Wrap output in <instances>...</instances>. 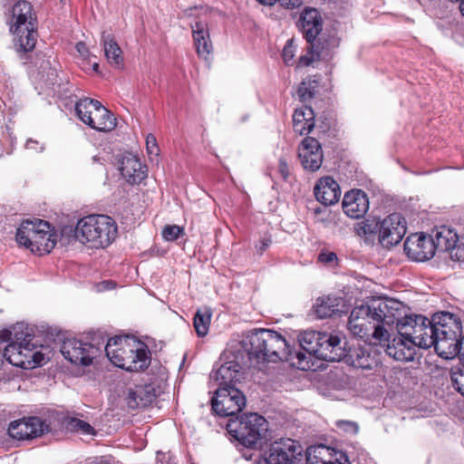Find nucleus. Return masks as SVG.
Listing matches in <instances>:
<instances>
[{
  "label": "nucleus",
  "mask_w": 464,
  "mask_h": 464,
  "mask_svg": "<svg viewBox=\"0 0 464 464\" xmlns=\"http://www.w3.org/2000/svg\"><path fill=\"white\" fill-rule=\"evenodd\" d=\"M182 231L183 229L177 225L167 226L162 231V236L166 240L172 241L177 239Z\"/></svg>",
  "instance_id": "39"
},
{
  "label": "nucleus",
  "mask_w": 464,
  "mask_h": 464,
  "mask_svg": "<svg viewBox=\"0 0 464 464\" xmlns=\"http://www.w3.org/2000/svg\"><path fill=\"white\" fill-rule=\"evenodd\" d=\"M63 356L75 365L87 366L92 363L93 360L100 356L102 350L90 343L71 338L66 339L62 346Z\"/></svg>",
  "instance_id": "15"
},
{
  "label": "nucleus",
  "mask_w": 464,
  "mask_h": 464,
  "mask_svg": "<svg viewBox=\"0 0 464 464\" xmlns=\"http://www.w3.org/2000/svg\"><path fill=\"white\" fill-rule=\"evenodd\" d=\"M192 37L198 55L207 59L213 49L208 24L202 21L196 22L192 25Z\"/></svg>",
  "instance_id": "26"
},
{
  "label": "nucleus",
  "mask_w": 464,
  "mask_h": 464,
  "mask_svg": "<svg viewBox=\"0 0 464 464\" xmlns=\"http://www.w3.org/2000/svg\"><path fill=\"white\" fill-rule=\"evenodd\" d=\"M459 10H460L462 15L464 16V0H461V2H460Z\"/></svg>",
  "instance_id": "53"
},
{
  "label": "nucleus",
  "mask_w": 464,
  "mask_h": 464,
  "mask_svg": "<svg viewBox=\"0 0 464 464\" xmlns=\"http://www.w3.org/2000/svg\"><path fill=\"white\" fill-rule=\"evenodd\" d=\"M331 463L329 464H348V458L347 456L340 450H336L333 449V452H331Z\"/></svg>",
  "instance_id": "42"
},
{
  "label": "nucleus",
  "mask_w": 464,
  "mask_h": 464,
  "mask_svg": "<svg viewBox=\"0 0 464 464\" xmlns=\"http://www.w3.org/2000/svg\"><path fill=\"white\" fill-rule=\"evenodd\" d=\"M331 452H333V449L323 444L310 446L306 450V463L329 464L333 458Z\"/></svg>",
  "instance_id": "34"
},
{
  "label": "nucleus",
  "mask_w": 464,
  "mask_h": 464,
  "mask_svg": "<svg viewBox=\"0 0 464 464\" xmlns=\"http://www.w3.org/2000/svg\"><path fill=\"white\" fill-rule=\"evenodd\" d=\"M211 320V313L209 310H198L194 315V328L197 334L200 337L207 335Z\"/></svg>",
  "instance_id": "35"
},
{
  "label": "nucleus",
  "mask_w": 464,
  "mask_h": 464,
  "mask_svg": "<svg viewBox=\"0 0 464 464\" xmlns=\"http://www.w3.org/2000/svg\"><path fill=\"white\" fill-rule=\"evenodd\" d=\"M337 259V256L334 252H322L318 256V260L324 264H329Z\"/></svg>",
  "instance_id": "48"
},
{
  "label": "nucleus",
  "mask_w": 464,
  "mask_h": 464,
  "mask_svg": "<svg viewBox=\"0 0 464 464\" xmlns=\"http://www.w3.org/2000/svg\"><path fill=\"white\" fill-rule=\"evenodd\" d=\"M458 354L459 358L463 361L464 366V335L460 338L457 344Z\"/></svg>",
  "instance_id": "50"
},
{
  "label": "nucleus",
  "mask_w": 464,
  "mask_h": 464,
  "mask_svg": "<svg viewBox=\"0 0 464 464\" xmlns=\"http://www.w3.org/2000/svg\"><path fill=\"white\" fill-rule=\"evenodd\" d=\"M298 25L307 42L311 44L322 31V17L314 8H305L299 18Z\"/></svg>",
  "instance_id": "23"
},
{
  "label": "nucleus",
  "mask_w": 464,
  "mask_h": 464,
  "mask_svg": "<svg viewBox=\"0 0 464 464\" xmlns=\"http://www.w3.org/2000/svg\"><path fill=\"white\" fill-rule=\"evenodd\" d=\"M431 237L434 243L435 251L438 250L441 252L451 250L456 246V244L459 241L457 233L453 229L445 226L438 227Z\"/></svg>",
  "instance_id": "29"
},
{
  "label": "nucleus",
  "mask_w": 464,
  "mask_h": 464,
  "mask_svg": "<svg viewBox=\"0 0 464 464\" xmlns=\"http://www.w3.org/2000/svg\"><path fill=\"white\" fill-rule=\"evenodd\" d=\"M397 331L399 335L404 336L408 339L415 348H430L435 347L434 332L432 326V320L427 317L415 314L408 316L406 314V306L404 305V312L394 323V332Z\"/></svg>",
  "instance_id": "10"
},
{
  "label": "nucleus",
  "mask_w": 464,
  "mask_h": 464,
  "mask_svg": "<svg viewBox=\"0 0 464 464\" xmlns=\"http://www.w3.org/2000/svg\"><path fill=\"white\" fill-rule=\"evenodd\" d=\"M295 50L296 46L295 44V41L293 39H289L282 52V57L286 65L293 64Z\"/></svg>",
  "instance_id": "38"
},
{
  "label": "nucleus",
  "mask_w": 464,
  "mask_h": 464,
  "mask_svg": "<svg viewBox=\"0 0 464 464\" xmlns=\"http://www.w3.org/2000/svg\"><path fill=\"white\" fill-rule=\"evenodd\" d=\"M379 221H376L375 219H364L355 225L354 230L359 237L369 238L377 232L379 233Z\"/></svg>",
  "instance_id": "36"
},
{
  "label": "nucleus",
  "mask_w": 464,
  "mask_h": 464,
  "mask_svg": "<svg viewBox=\"0 0 464 464\" xmlns=\"http://www.w3.org/2000/svg\"><path fill=\"white\" fill-rule=\"evenodd\" d=\"M32 5L27 1H18L12 8L9 31L13 35L14 48L17 53H28L36 44V31Z\"/></svg>",
  "instance_id": "7"
},
{
  "label": "nucleus",
  "mask_w": 464,
  "mask_h": 464,
  "mask_svg": "<svg viewBox=\"0 0 464 464\" xmlns=\"http://www.w3.org/2000/svg\"><path fill=\"white\" fill-rule=\"evenodd\" d=\"M302 166L310 171L320 169L323 163V150L317 140L312 137L304 138L298 150Z\"/></svg>",
  "instance_id": "19"
},
{
  "label": "nucleus",
  "mask_w": 464,
  "mask_h": 464,
  "mask_svg": "<svg viewBox=\"0 0 464 464\" xmlns=\"http://www.w3.org/2000/svg\"><path fill=\"white\" fill-rule=\"evenodd\" d=\"M246 405L243 392L235 386L218 387L212 398V409L219 416H233Z\"/></svg>",
  "instance_id": "14"
},
{
  "label": "nucleus",
  "mask_w": 464,
  "mask_h": 464,
  "mask_svg": "<svg viewBox=\"0 0 464 464\" xmlns=\"http://www.w3.org/2000/svg\"><path fill=\"white\" fill-rule=\"evenodd\" d=\"M317 80L312 78L304 79L299 85L297 90V95L301 102H306L312 99L314 95L316 87H317Z\"/></svg>",
  "instance_id": "37"
},
{
  "label": "nucleus",
  "mask_w": 464,
  "mask_h": 464,
  "mask_svg": "<svg viewBox=\"0 0 464 464\" xmlns=\"http://www.w3.org/2000/svg\"><path fill=\"white\" fill-rule=\"evenodd\" d=\"M404 251L414 261L429 260L435 255L432 237L423 234H411L404 242Z\"/></svg>",
  "instance_id": "17"
},
{
  "label": "nucleus",
  "mask_w": 464,
  "mask_h": 464,
  "mask_svg": "<svg viewBox=\"0 0 464 464\" xmlns=\"http://www.w3.org/2000/svg\"><path fill=\"white\" fill-rule=\"evenodd\" d=\"M92 67H93V70H94L95 72H97V71H98V68H99V64H98L97 63H93Z\"/></svg>",
  "instance_id": "55"
},
{
  "label": "nucleus",
  "mask_w": 464,
  "mask_h": 464,
  "mask_svg": "<svg viewBox=\"0 0 464 464\" xmlns=\"http://www.w3.org/2000/svg\"><path fill=\"white\" fill-rule=\"evenodd\" d=\"M76 51L79 53L80 57L83 60L91 62V58L92 57L89 48L83 42H79L75 45Z\"/></svg>",
  "instance_id": "43"
},
{
  "label": "nucleus",
  "mask_w": 464,
  "mask_h": 464,
  "mask_svg": "<svg viewBox=\"0 0 464 464\" xmlns=\"http://www.w3.org/2000/svg\"><path fill=\"white\" fill-rule=\"evenodd\" d=\"M272 239L270 237H265L259 240L256 245V251L259 255H262L271 245Z\"/></svg>",
  "instance_id": "47"
},
{
  "label": "nucleus",
  "mask_w": 464,
  "mask_h": 464,
  "mask_svg": "<svg viewBox=\"0 0 464 464\" xmlns=\"http://www.w3.org/2000/svg\"><path fill=\"white\" fill-rule=\"evenodd\" d=\"M298 342L304 352L293 353L294 358L297 360L293 364L303 371L312 367V355L330 362H338L346 356L342 338L336 334L304 331L299 334Z\"/></svg>",
  "instance_id": "4"
},
{
  "label": "nucleus",
  "mask_w": 464,
  "mask_h": 464,
  "mask_svg": "<svg viewBox=\"0 0 464 464\" xmlns=\"http://www.w3.org/2000/svg\"><path fill=\"white\" fill-rule=\"evenodd\" d=\"M381 345L386 346V353L396 361L411 362L416 355V348L404 336L393 337L391 341L382 343Z\"/></svg>",
  "instance_id": "21"
},
{
  "label": "nucleus",
  "mask_w": 464,
  "mask_h": 464,
  "mask_svg": "<svg viewBox=\"0 0 464 464\" xmlns=\"http://www.w3.org/2000/svg\"><path fill=\"white\" fill-rule=\"evenodd\" d=\"M258 3L264 5H273L277 0H256Z\"/></svg>",
  "instance_id": "51"
},
{
  "label": "nucleus",
  "mask_w": 464,
  "mask_h": 464,
  "mask_svg": "<svg viewBox=\"0 0 464 464\" xmlns=\"http://www.w3.org/2000/svg\"><path fill=\"white\" fill-rule=\"evenodd\" d=\"M34 329L21 322L0 330V341L8 342L4 356L13 365L24 369H33L49 360L47 348L38 349L32 343Z\"/></svg>",
  "instance_id": "2"
},
{
  "label": "nucleus",
  "mask_w": 464,
  "mask_h": 464,
  "mask_svg": "<svg viewBox=\"0 0 464 464\" xmlns=\"http://www.w3.org/2000/svg\"><path fill=\"white\" fill-rule=\"evenodd\" d=\"M70 426L72 429L80 430L84 434H90L93 430L92 427L88 422L79 419H72L70 421Z\"/></svg>",
  "instance_id": "41"
},
{
  "label": "nucleus",
  "mask_w": 464,
  "mask_h": 464,
  "mask_svg": "<svg viewBox=\"0 0 464 464\" xmlns=\"http://www.w3.org/2000/svg\"><path fill=\"white\" fill-rule=\"evenodd\" d=\"M331 45H332V47L337 46V41L335 39H332L331 40Z\"/></svg>",
  "instance_id": "54"
},
{
  "label": "nucleus",
  "mask_w": 464,
  "mask_h": 464,
  "mask_svg": "<svg viewBox=\"0 0 464 464\" xmlns=\"http://www.w3.org/2000/svg\"><path fill=\"white\" fill-rule=\"evenodd\" d=\"M75 111L80 121L97 131L108 132L116 127V118L97 100L81 99Z\"/></svg>",
  "instance_id": "12"
},
{
  "label": "nucleus",
  "mask_w": 464,
  "mask_h": 464,
  "mask_svg": "<svg viewBox=\"0 0 464 464\" xmlns=\"http://www.w3.org/2000/svg\"><path fill=\"white\" fill-rule=\"evenodd\" d=\"M314 127V113L311 107L295 109L293 114V128L299 135L308 134Z\"/></svg>",
  "instance_id": "28"
},
{
  "label": "nucleus",
  "mask_w": 464,
  "mask_h": 464,
  "mask_svg": "<svg viewBox=\"0 0 464 464\" xmlns=\"http://www.w3.org/2000/svg\"><path fill=\"white\" fill-rule=\"evenodd\" d=\"M240 346L246 353L249 366L260 362L289 361L294 359L286 340L278 333L268 329H255L245 334Z\"/></svg>",
  "instance_id": "3"
},
{
  "label": "nucleus",
  "mask_w": 464,
  "mask_h": 464,
  "mask_svg": "<svg viewBox=\"0 0 464 464\" xmlns=\"http://www.w3.org/2000/svg\"><path fill=\"white\" fill-rule=\"evenodd\" d=\"M435 351L444 359H453L458 354L457 344L462 333L461 321L453 314L441 312L432 317Z\"/></svg>",
  "instance_id": "9"
},
{
  "label": "nucleus",
  "mask_w": 464,
  "mask_h": 464,
  "mask_svg": "<svg viewBox=\"0 0 464 464\" xmlns=\"http://www.w3.org/2000/svg\"><path fill=\"white\" fill-rule=\"evenodd\" d=\"M343 212L352 218H362L369 209L367 194L361 189H353L344 194L343 199Z\"/></svg>",
  "instance_id": "20"
},
{
  "label": "nucleus",
  "mask_w": 464,
  "mask_h": 464,
  "mask_svg": "<svg viewBox=\"0 0 464 464\" xmlns=\"http://www.w3.org/2000/svg\"><path fill=\"white\" fill-rule=\"evenodd\" d=\"M102 44L108 63L113 67L121 68L123 64L122 52L114 38L110 34L103 32Z\"/></svg>",
  "instance_id": "31"
},
{
  "label": "nucleus",
  "mask_w": 464,
  "mask_h": 464,
  "mask_svg": "<svg viewBox=\"0 0 464 464\" xmlns=\"http://www.w3.org/2000/svg\"><path fill=\"white\" fill-rule=\"evenodd\" d=\"M104 350L115 366L129 372L143 371L150 362L147 345L133 336L110 338Z\"/></svg>",
  "instance_id": "5"
},
{
  "label": "nucleus",
  "mask_w": 464,
  "mask_h": 464,
  "mask_svg": "<svg viewBox=\"0 0 464 464\" xmlns=\"http://www.w3.org/2000/svg\"><path fill=\"white\" fill-rule=\"evenodd\" d=\"M347 362L355 368L372 370L378 365L379 359L369 345H364L350 351Z\"/></svg>",
  "instance_id": "25"
},
{
  "label": "nucleus",
  "mask_w": 464,
  "mask_h": 464,
  "mask_svg": "<svg viewBox=\"0 0 464 464\" xmlns=\"http://www.w3.org/2000/svg\"><path fill=\"white\" fill-rule=\"evenodd\" d=\"M407 232L405 218L399 213H393L380 221L379 241L386 247L399 244Z\"/></svg>",
  "instance_id": "16"
},
{
  "label": "nucleus",
  "mask_w": 464,
  "mask_h": 464,
  "mask_svg": "<svg viewBox=\"0 0 464 464\" xmlns=\"http://www.w3.org/2000/svg\"><path fill=\"white\" fill-rule=\"evenodd\" d=\"M210 377L217 382L218 387L235 386V383L242 378L241 367L236 362H227L217 371L213 372Z\"/></svg>",
  "instance_id": "24"
},
{
  "label": "nucleus",
  "mask_w": 464,
  "mask_h": 464,
  "mask_svg": "<svg viewBox=\"0 0 464 464\" xmlns=\"http://www.w3.org/2000/svg\"><path fill=\"white\" fill-rule=\"evenodd\" d=\"M302 448L291 439H281L272 443L257 464H301Z\"/></svg>",
  "instance_id": "13"
},
{
  "label": "nucleus",
  "mask_w": 464,
  "mask_h": 464,
  "mask_svg": "<svg viewBox=\"0 0 464 464\" xmlns=\"http://www.w3.org/2000/svg\"><path fill=\"white\" fill-rule=\"evenodd\" d=\"M49 430V425L38 417L14 420L8 428L9 435L16 440H29L41 436Z\"/></svg>",
  "instance_id": "18"
},
{
  "label": "nucleus",
  "mask_w": 464,
  "mask_h": 464,
  "mask_svg": "<svg viewBox=\"0 0 464 464\" xmlns=\"http://www.w3.org/2000/svg\"><path fill=\"white\" fill-rule=\"evenodd\" d=\"M314 190L316 199L325 206L335 204L341 197L339 184L330 176L321 178Z\"/></svg>",
  "instance_id": "22"
},
{
  "label": "nucleus",
  "mask_w": 464,
  "mask_h": 464,
  "mask_svg": "<svg viewBox=\"0 0 464 464\" xmlns=\"http://www.w3.org/2000/svg\"><path fill=\"white\" fill-rule=\"evenodd\" d=\"M16 242L32 253L43 256L50 253L57 242V234L49 222L42 219L23 221L16 231Z\"/></svg>",
  "instance_id": "8"
},
{
  "label": "nucleus",
  "mask_w": 464,
  "mask_h": 464,
  "mask_svg": "<svg viewBox=\"0 0 464 464\" xmlns=\"http://www.w3.org/2000/svg\"><path fill=\"white\" fill-rule=\"evenodd\" d=\"M278 171L284 179H286L290 174V169L286 159L281 158L278 162Z\"/></svg>",
  "instance_id": "46"
},
{
  "label": "nucleus",
  "mask_w": 464,
  "mask_h": 464,
  "mask_svg": "<svg viewBox=\"0 0 464 464\" xmlns=\"http://www.w3.org/2000/svg\"><path fill=\"white\" fill-rule=\"evenodd\" d=\"M308 47L307 53L301 55L298 60V67H306L312 65L315 61L320 59H327L330 56L328 48H324L323 43L314 45L312 43Z\"/></svg>",
  "instance_id": "33"
},
{
  "label": "nucleus",
  "mask_w": 464,
  "mask_h": 464,
  "mask_svg": "<svg viewBox=\"0 0 464 464\" xmlns=\"http://www.w3.org/2000/svg\"><path fill=\"white\" fill-rule=\"evenodd\" d=\"M227 430L242 445L253 447L266 437L268 431V423L263 416L257 413H249L229 420Z\"/></svg>",
  "instance_id": "11"
},
{
  "label": "nucleus",
  "mask_w": 464,
  "mask_h": 464,
  "mask_svg": "<svg viewBox=\"0 0 464 464\" xmlns=\"http://www.w3.org/2000/svg\"><path fill=\"white\" fill-rule=\"evenodd\" d=\"M285 8H295L302 5L303 0H277Z\"/></svg>",
  "instance_id": "49"
},
{
  "label": "nucleus",
  "mask_w": 464,
  "mask_h": 464,
  "mask_svg": "<svg viewBox=\"0 0 464 464\" xmlns=\"http://www.w3.org/2000/svg\"><path fill=\"white\" fill-rule=\"evenodd\" d=\"M450 256L452 259H455L457 261H464V243L456 244V246L450 250Z\"/></svg>",
  "instance_id": "45"
},
{
  "label": "nucleus",
  "mask_w": 464,
  "mask_h": 464,
  "mask_svg": "<svg viewBox=\"0 0 464 464\" xmlns=\"http://www.w3.org/2000/svg\"><path fill=\"white\" fill-rule=\"evenodd\" d=\"M118 234L116 222L107 215L92 214L80 218L74 228L75 239L92 249L111 245Z\"/></svg>",
  "instance_id": "6"
},
{
  "label": "nucleus",
  "mask_w": 464,
  "mask_h": 464,
  "mask_svg": "<svg viewBox=\"0 0 464 464\" xmlns=\"http://www.w3.org/2000/svg\"><path fill=\"white\" fill-rule=\"evenodd\" d=\"M25 148L34 152L41 153L45 150V145L44 143H40L38 140L29 139L25 143Z\"/></svg>",
  "instance_id": "44"
},
{
  "label": "nucleus",
  "mask_w": 464,
  "mask_h": 464,
  "mask_svg": "<svg viewBox=\"0 0 464 464\" xmlns=\"http://www.w3.org/2000/svg\"><path fill=\"white\" fill-rule=\"evenodd\" d=\"M120 169L122 177L132 184L140 183L147 176L145 167L135 156L124 157Z\"/></svg>",
  "instance_id": "27"
},
{
  "label": "nucleus",
  "mask_w": 464,
  "mask_h": 464,
  "mask_svg": "<svg viewBox=\"0 0 464 464\" xmlns=\"http://www.w3.org/2000/svg\"><path fill=\"white\" fill-rule=\"evenodd\" d=\"M155 397V390L151 385H139L130 391L128 404L130 408L146 407Z\"/></svg>",
  "instance_id": "30"
},
{
  "label": "nucleus",
  "mask_w": 464,
  "mask_h": 464,
  "mask_svg": "<svg viewBox=\"0 0 464 464\" xmlns=\"http://www.w3.org/2000/svg\"><path fill=\"white\" fill-rule=\"evenodd\" d=\"M404 312V304L393 298L373 300L370 304L354 307L349 316L351 334L375 344H382L394 335V323Z\"/></svg>",
  "instance_id": "1"
},
{
  "label": "nucleus",
  "mask_w": 464,
  "mask_h": 464,
  "mask_svg": "<svg viewBox=\"0 0 464 464\" xmlns=\"http://www.w3.org/2000/svg\"><path fill=\"white\" fill-rule=\"evenodd\" d=\"M146 149L147 152L150 157H157L160 152V149L157 143V140L153 134H148L146 137Z\"/></svg>",
  "instance_id": "40"
},
{
  "label": "nucleus",
  "mask_w": 464,
  "mask_h": 464,
  "mask_svg": "<svg viewBox=\"0 0 464 464\" xmlns=\"http://www.w3.org/2000/svg\"><path fill=\"white\" fill-rule=\"evenodd\" d=\"M343 298L337 296H322L317 298L314 304V311L318 317L326 318L341 312Z\"/></svg>",
  "instance_id": "32"
},
{
  "label": "nucleus",
  "mask_w": 464,
  "mask_h": 464,
  "mask_svg": "<svg viewBox=\"0 0 464 464\" xmlns=\"http://www.w3.org/2000/svg\"><path fill=\"white\" fill-rule=\"evenodd\" d=\"M102 285H104V289L112 288V283L111 282H103Z\"/></svg>",
  "instance_id": "52"
}]
</instances>
